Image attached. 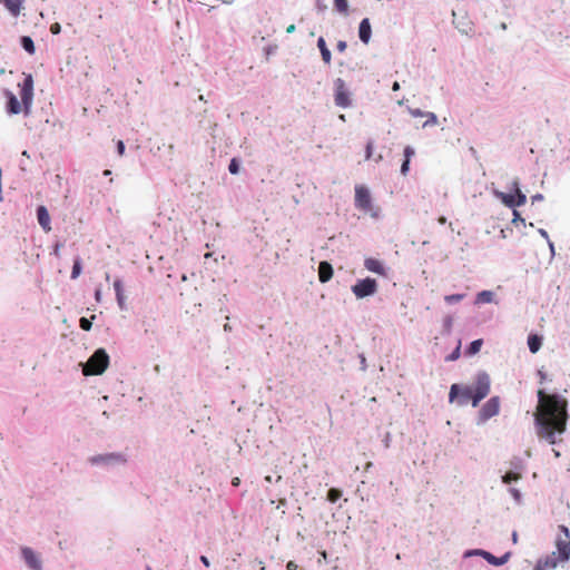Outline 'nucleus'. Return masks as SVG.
Segmentation results:
<instances>
[{
    "instance_id": "aec40b11",
    "label": "nucleus",
    "mask_w": 570,
    "mask_h": 570,
    "mask_svg": "<svg viewBox=\"0 0 570 570\" xmlns=\"http://www.w3.org/2000/svg\"><path fill=\"white\" fill-rule=\"evenodd\" d=\"M542 345V337L537 334H531L528 337V346L531 353H537Z\"/></svg>"
},
{
    "instance_id": "6e6d98bb",
    "label": "nucleus",
    "mask_w": 570,
    "mask_h": 570,
    "mask_svg": "<svg viewBox=\"0 0 570 570\" xmlns=\"http://www.w3.org/2000/svg\"><path fill=\"white\" fill-rule=\"evenodd\" d=\"M55 255H57V256L59 255V246L58 245L55 247Z\"/></svg>"
},
{
    "instance_id": "a878e982",
    "label": "nucleus",
    "mask_w": 570,
    "mask_h": 570,
    "mask_svg": "<svg viewBox=\"0 0 570 570\" xmlns=\"http://www.w3.org/2000/svg\"><path fill=\"white\" fill-rule=\"evenodd\" d=\"M335 8L338 12L343 14H347L348 12V2L347 0H334Z\"/></svg>"
},
{
    "instance_id": "58836bf2",
    "label": "nucleus",
    "mask_w": 570,
    "mask_h": 570,
    "mask_svg": "<svg viewBox=\"0 0 570 570\" xmlns=\"http://www.w3.org/2000/svg\"><path fill=\"white\" fill-rule=\"evenodd\" d=\"M460 356V346H458L454 352L446 357V361H454Z\"/></svg>"
},
{
    "instance_id": "473e14b6",
    "label": "nucleus",
    "mask_w": 570,
    "mask_h": 570,
    "mask_svg": "<svg viewBox=\"0 0 570 570\" xmlns=\"http://www.w3.org/2000/svg\"><path fill=\"white\" fill-rule=\"evenodd\" d=\"M79 325H80V328L83 330V331H89L91 328V321L86 318V317H81L80 321H79Z\"/></svg>"
},
{
    "instance_id": "72a5a7b5",
    "label": "nucleus",
    "mask_w": 570,
    "mask_h": 570,
    "mask_svg": "<svg viewBox=\"0 0 570 570\" xmlns=\"http://www.w3.org/2000/svg\"><path fill=\"white\" fill-rule=\"evenodd\" d=\"M524 218L521 217L520 213L518 210H513V219L512 223L514 225H518V223L524 224Z\"/></svg>"
},
{
    "instance_id": "c756f323",
    "label": "nucleus",
    "mask_w": 570,
    "mask_h": 570,
    "mask_svg": "<svg viewBox=\"0 0 570 570\" xmlns=\"http://www.w3.org/2000/svg\"><path fill=\"white\" fill-rule=\"evenodd\" d=\"M464 297H465V294H452V295H446L444 297V301L448 304H454V303L461 302Z\"/></svg>"
},
{
    "instance_id": "f8f14e48",
    "label": "nucleus",
    "mask_w": 570,
    "mask_h": 570,
    "mask_svg": "<svg viewBox=\"0 0 570 570\" xmlns=\"http://www.w3.org/2000/svg\"><path fill=\"white\" fill-rule=\"evenodd\" d=\"M90 462L92 464H99V463H115V462H120V463H124L125 462V459L122 458V455L120 454H116V453H110V454H105V455H97V456H92L90 459Z\"/></svg>"
},
{
    "instance_id": "09e8293b",
    "label": "nucleus",
    "mask_w": 570,
    "mask_h": 570,
    "mask_svg": "<svg viewBox=\"0 0 570 570\" xmlns=\"http://www.w3.org/2000/svg\"><path fill=\"white\" fill-rule=\"evenodd\" d=\"M392 89H393L394 91H396V90H399V89H400V85H399V82H397V81H395V82L393 83Z\"/></svg>"
},
{
    "instance_id": "a19ab883",
    "label": "nucleus",
    "mask_w": 570,
    "mask_h": 570,
    "mask_svg": "<svg viewBox=\"0 0 570 570\" xmlns=\"http://www.w3.org/2000/svg\"><path fill=\"white\" fill-rule=\"evenodd\" d=\"M346 47H347V45L343 40L338 41L336 45V48L340 52H344L346 50Z\"/></svg>"
},
{
    "instance_id": "dca6fc26",
    "label": "nucleus",
    "mask_w": 570,
    "mask_h": 570,
    "mask_svg": "<svg viewBox=\"0 0 570 570\" xmlns=\"http://www.w3.org/2000/svg\"><path fill=\"white\" fill-rule=\"evenodd\" d=\"M22 556L31 569L40 570V561L31 549L24 548L22 550Z\"/></svg>"
},
{
    "instance_id": "864d4df0",
    "label": "nucleus",
    "mask_w": 570,
    "mask_h": 570,
    "mask_svg": "<svg viewBox=\"0 0 570 570\" xmlns=\"http://www.w3.org/2000/svg\"><path fill=\"white\" fill-rule=\"evenodd\" d=\"M224 330H225V331H232V326H230L228 323H226V324L224 325Z\"/></svg>"
},
{
    "instance_id": "bf43d9fd",
    "label": "nucleus",
    "mask_w": 570,
    "mask_h": 570,
    "mask_svg": "<svg viewBox=\"0 0 570 570\" xmlns=\"http://www.w3.org/2000/svg\"><path fill=\"white\" fill-rule=\"evenodd\" d=\"M340 119L344 121V120H345V116H344V115H341V116H340Z\"/></svg>"
},
{
    "instance_id": "6ab92c4d",
    "label": "nucleus",
    "mask_w": 570,
    "mask_h": 570,
    "mask_svg": "<svg viewBox=\"0 0 570 570\" xmlns=\"http://www.w3.org/2000/svg\"><path fill=\"white\" fill-rule=\"evenodd\" d=\"M481 554L489 563H491L493 566H502L508 561V554H505L501 558H498L487 551H481Z\"/></svg>"
},
{
    "instance_id": "393cba45",
    "label": "nucleus",
    "mask_w": 570,
    "mask_h": 570,
    "mask_svg": "<svg viewBox=\"0 0 570 570\" xmlns=\"http://www.w3.org/2000/svg\"><path fill=\"white\" fill-rule=\"evenodd\" d=\"M482 344H483V341H482V340H475V341H473V342L470 344V346L468 347L466 353H468L469 355H474V354H476V353L480 351V348H481Z\"/></svg>"
},
{
    "instance_id": "f03ea898",
    "label": "nucleus",
    "mask_w": 570,
    "mask_h": 570,
    "mask_svg": "<svg viewBox=\"0 0 570 570\" xmlns=\"http://www.w3.org/2000/svg\"><path fill=\"white\" fill-rule=\"evenodd\" d=\"M490 389V376L482 372L478 374L473 386H464L460 389L458 384H453L450 389L449 400L450 402L456 401L461 406L471 402L472 406L475 407L489 395Z\"/></svg>"
},
{
    "instance_id": "a18cd8bd",
    "label": "nucleus",
    "mask_w": 570,
    "mask_h": 570,
    "mask_svg": "<svg viewBox=\"0 0 570 570\" xmlns=\"http://www.w3.org/2000/svg\"><path fill=\"white\" fill-rule=\"evenodd\" d=\"M200 561L203 562V564H204L205 567H209V564H210V563H209L208 558H207V557H205V556H202V557H200Z\"/></svg>"
},
{
    "instance_id": "49530a36",
    "label": "nucleus",
    "mask_w": 570,
    "mask_h": 570,
    "mask_svg": "<svg viewBox=\"0 0 570 570\" xmlns=\"http://www.w3.org/2000/svg\"><path fill=\"white\" fill-rule=\"evenodd\" d=\"M295 29H296V28H295V24H289V26L286 28V32H287V33H292V32H294V31H295Z\"/></svg>"
},
{
    "instance_id": "ea45409f",
    "label": "nucleus",
    "mask_w": 570,
    "mask_h": 570,
    "mask_svg": "<svg viewBox=\"0 0 570 570\" xmlns=\"http://www.w3.org/2000/svg\"><path fill=\"white\" fill-rule=\"evenodd\" d=\"M117 151H118L119 156H122L125 154V144L122 140H119L117 142Z\"/></svg>"
},
{
    "instance_id": "4468645a",
    "label": "nucleus",
    "mask_w": 570,
    "mask_h": 570,
    "mask_svg": "<svg viewBox=\"0 0 570 570\" xmlns=\"http://www.w3.org/2000/svg\"><path fill=\"white\" fill-rule=\"evenodd\" d=\"M333 277V267L328 262H321L318 265V279L326 283Z\"/></svg>"
},
{
    "instance_id": "4d7b16f0",
    "label": "nucleus",
    "mask_w": 570,
    "mask_h": 570,
    "mask_svg": "<svg viewBox=\"0 0 570 570\" xmlns=\"http://www.w3.org/2000/svg\"><path fill=\"white\" fill-rule=\"evenodd\" d=\"M513 495L519 497V492L517 490H512Z\"/></svg>"
},
{
    "instance_id": "f257e3e1",
    "label": "nucleus",
    "mask_w": 570,
    "mask_h": 570,
    "mask_svg": "<svg viewBox=\"0 0 570 570\" xmlns=\"http://www.w3.org/2000/svg\"><path fill=\"white\" fill-rule=\"evenodd\" d=\"M538 400L534 415L538 436L546 439L550 444H554L557 442L556 435L566 431L568 401L557 394H547L542 390L538 391Z\"/></svg>"
},
{
    "instance_id": "c03bdc74",
    "label": "nucleus",
    "mask_w": 570,
    "mask_h": 570,
    "mask_svg": "<svg viewBox=\"0 0 570 570\" xmlns=\"http://www.w3.org/2000/svg\"><path fill=\"white\" fill-rule=\"evenodd\" d=\"M542 199H543V196H542L541 194H537V195H533V196L531 197L532 203H534V202H540V200H542Z\"/></svg>"
},
{
    "instance_id": "5fc2aeb1",
    "label": "nucleus",
    "mask_w": 570,
    "mask_h": 570,
    "mask_svg": "<svg viewBox=\"0 0 570 570\" xmlns=\"http://www.w3.org/2000/svg\"><path fill=\"white\" fill-rule=\"evenodd\" d=\"M540 234H541L542 236H544V237H547V236H548V234H547V232H546L544 229H540Z\"/></svg>"
},
{
    "instance_id": "a211bd4d",
    "label": "nucleus",
    "mask_w": 570,
    "mask_h": 570,
    "mask_svg": "<svg viewBox=\"0 0 570 570\" xmlns=\"http://www.w3.org/2000/svg\"><path fill=\"white\" fill-rule=\"evenodd\" d=\"M317 47L321 51L322 59L325 63L330 65L332 60L331 51L328 50L326 42L323 37H320L317 40Z\"/></svg>"
},
{
    "instance_id": "37998d69",
    "label": "nucleus",
    "mask_w": 570,
    "mask_h": 570,
    "mask_svg": "<svg viewBox=\"0 0 570 570\" xmlns=\"http://www.w3.org/2000/svg\"><path fill=\"white\" fill-rule=\"evenodd\" d=\"M286 569L287 570H296L297 569V564L295 563V561H288L287 564H286Z\"/></svg>"
},
{
    "instance_id": "de8ad7c7",
    "label": "nucleus",
    "mask_w": 570,
    "mask_h": 570,
    "mask_svg": "<svg viewBox=\"0 0 570 570\" xmlns=\"http://www.w3.org/2000/svg\"><path fill=\"white\" fill-rule=\"evenodd\" d=\"M95 297H96V301L97 302H100L101 299V291L100 289H97L96 293H95Z\"/></svg>"
},
{
    "instance_id": "0eeeda50",
    "label": "nucleus",
    "mask_w": 570,
    "mask_h": 570,
    "mask_svg": "<svg viewBox=\"0 0 570 570\" xmlns=\"http://www.w3.org/2000/svg\"><path fill=\"white\" fill-rule=\"evenodd\" d=\"M376 291L377 283L375 279L370 277L361 279L352 286V292L357 298H364L366 296L373 295Z\"/></svg>"
},
{
    "instance_id": "b1692460",
    "label": "nucleus",
    "mask_w": 570,
    "mask_h": 570,
    "mask_svg": "<svg viewBox=\"0 0 570 570\" xmlns=\"http://www.w3.org/2000/svg\"><path fill=\"white\" fill-rule=\"evenodd\" d=\"M493 293L490 291H482L478 294V302L479 303H490L492 302Z\"/></svg>"
},
{
    "instance_id": "7ed1b4c3",
    "label": "nucleus",
    "mask_w": 570,
    "mask_h": 570,
    "mask_svg": "<svg viewBox=\"0 0 570 570\" xmlns=\"http://www.w3.org/2000/svg\"><path fill=\"white\" fill-rule=\"evenodd\" d=\"M109 365V355L104 348H98L82 366L86 376L101 375Z\"/></svg>"
},
{
    "instance_id": "4c0bfd02",
    "label": "nucleus",
    "mask_w": 570,
    "mask_h": 570,
    "mask_svg": "<svg viewBox=\"0 0 570 570\" xmlns=\"http://www.w3.org/2000/svg\"><path fill=\"white\" fill-rule=\"evenodd\" d=\"M409 169H410V161H407L406 159H404L402 166H401V173L402 175H406L409 173Z\"/></svg>"
},
{
    "instance_id": "5701e85b",
    "label": "nucleus",
    "mask_w": 570,
    "mask_h": 570,
    "mask_svg": "<svg viewBox=\"0 0 570 570\" xmlns=\"http://www.w3.org/2000/svg\"><path fill=\"white\" fill-rule=\"evenodd\" d=\"M499 197L501 198L502 203L507 205L508 207H517V200L515 196L513 194H504L500 193Z\"/></svg>"
},
{
    "instance_id": "bb28decb",
    "label": "nucleus",
    "mask_w": 570,
    "mask_h": 570,
    "mask_svg": "<svg viewBox=\"0 0 570 570\" xmlns=\"http://www.w3.org/2000/svg\"><path fill=\"white\" fill-rule=\"evenodd\" d=\"M514 186H515V200H517V206H522L525 204L527 202V197L520 190V188L518 187V183H514Z\"/></svg>"
},
{
    "instance_id": "20e7f679",
    "label": "nucleus",
    "mask_w": 570,
    "mask_h": 570,
    "mask_svg": "<svg viewBox=\"0 0 570 570\" xmlns=\"http://www.w3.org/2000/svg\"><path fill=\"white\" fill-rule=\"evenodd\" d=\"M20 87L21 104L24 107V112L28 114L33 99V79L31 75H27Z\"/></svg>"
},
{
    "instance_id": "3c124183",
    "label": "nucleus",
    "mask_w": 570,
    "mask_h": 570,
    "mask_svg": "<svg viewBox=\"0 0 570 570\" xmlns=\"http://www.w3.org/2000/svg\"><path fill=\"white\" fill-rule=\"evenodd\" d=\"M232 484L235 485V487L238 485L239 484V479L238 478L233 479Z\"/></svg>"
},
{
    "instance_id": "c85d7f7f",
    "label": "nucleus",
    "mask_w": 570,
    "mask_h": 570,
    "mask_svg": "<svg viewBox=\"0 0 570 570\" xmlns=\"http://www.w3.org/2000/svg\"><path fill=\"white\" fill-rule=\"evenodd\" d=\"M342 497V492L338 489L332 488L327 492V500L335 503Z\"/></svg>"
},
{
    "instance_id": "ddd939ff",
    "label": "nucleus",
    "mask_w": 570,
    "mask_h": 570,
    "mask_svg": "<svg viewBox=\"0 0 570 570\" xmlns=\"http://www.w3.org/2000/svg\"><path fill=\"white\" fill-rule=\"evenodd\" d=\"M0 2L4 4L11 16L18 17L23 9L24 0H0Z\"/></svg>"
},
{
    "instance_id": "2f4dec72",
    "label": "nucleus",
    "mask_w": 570,
    "mask_h": 570,
    "mask_svg": "<svg viewBox=\"0 0 570 570\" xmlns=\"http://www.w3.org/2000/svg\"><path fill=\"white\" fill-rule=\"evenodd\" d=\"M228 170L230 174L236 175L239 171V164L236 158H233L229 163Z\"/></svg>"
},
{
    "instance_id": "c9c22d12",
    "label": "nucleus",
    "mask_w": 570,
    "mask_h": 570,
    "mask_svg": "<svg viewBox=\"0 0 570 570\" xmlns=\"http://www.w3.org/2000/svg\"><path fill=\"white\" fill-rule=\"evenodd\" d=\"M372 153H373V142L368 141L367 145H366V154H365V158L367 160L371 159Z\"/></svg>"
},
{
    "instance_id": "2eb2a0df",
    "label": "nucleus",
    "mask_w": 570,
    "mask_h": 570,
    "mask_svg": "<svg viewBox=\"0 0 570 570\" xmlns=\"http://www.w3.org/2000/svg\"><path fill=\"white\" fill-rule=\"evenodd\" d=\"M371 33H372V30H371L370 20L367 18H364L361 21L360 27H358V37H360L361 41L364 43H368V41L371 39Z\"/></svg>"
},
{
    "instance_id": "603ef678",
    "label": "nucleus",
    "mask_w": 570,
    "mask_h": 570,
    "mask_svg": "<svg viewBox=\"0 0 570 570\" xmlns=\"http://www.w3.org/2000/svg\"><path fill=\"white\" fill-rule=\"evenodd\" d=\"M439 223H440V224H445V223H446V218H445L444 216H441V217L439 218Z\"/></svg>"
},
{
    "instance_id": "1a4fd4ad",
    "label": "nucleus",
    "mask_w": 570,
    "mask_h": 570,
    "mask_svg": "<svg viewBox=\"0 0 570 570\" xmlns=\"http://www.w3.org/2000/svg\"><path fill=\"white\" fill-rule=\"evenodd\" d=\"M560 529L564 533V538L557 540V548L561 560H568L570 558V533L566 525H560Z\"/></svg>"
},
{
    "instance_id": "423d86ee",
    "label": "nucleus",
    "mask_w": 570,
    "mask_h": 570,
    "mask_svg": "<svg viewBox=\"0 0 570 570\" xmlns=\"http://www.w3.org/2000/svg\"><path fill=\"white\" fill-rule=\"evenodd\" d=\"M355 207L365 213L373 209L370 190L363 185L355 186Z\"/></svg>"
},
{
    "instance_id": "f3484780",
    "label": "nucleus",
    "mask_w": 570,
    "mask_h": 570,
    "mask_svg": "<svg viewBox=\"0 0 570 570\" xmlns=\"http://www.w3.org/2000/svg\"><path fill=\"white\" fill-rule=\"evenodd\" d=\"M364 265H365L366 269H368L370 272H373V273H376L380 275H384L383 265L379 259L366 258L364 262Z\"/></svg>"
},
{
    "instance_id": "79ce46f5",
    "label": "nucleus",
    "mask_w": 570,
    "mask_h": 570,
    "mask_svg": "<svg viewBox=\"0 0 570 570\" xmlns=\"http://www.w3.org/2000/svg\"><path fill=\"white\" fill-rule=\"evenodd\" d=\"M436 121H438L436 116L434 114H429V120L425 122V125L436 124Z\"/></svg>"
},
{
    "instance_id": "f704fd0d",
    "label": "nucleus",
    "mask_w": 570,
    "mask_h": 570,
    "mask_svg": "<svg viewBox=\"0 0 570 570\" xmlns=\"http://www.w3.org/2000/svg\"><path fill=\"white\" fill-rule=\"evenodd\" d=\"M413 155H414V149H413L412 147H410V146H406V147L404 148V157H405V159H406L407 161H410V160H411V157H412Z\"/></svg>"
},
{
    "instance_id": "8fccbe9b",
    "label": "nucleus",
    "mask_w": 570,
    "mask_h": 570,
    "mask_svg": "<svg viewBox=\"0 0 570 570\" xmlns=\"http://www.w3.org/2000/svg\"><path fill=\"white\" fill-rule=\"evenodd\" d=\"M412 115L413 116H422V112L419 109H416V110H412Z\"/></svg>"
},
{
    "instance_id": "6e6552de",
    "label": "nucleus",
    "mask_w": 570,
    "mask_h": 570,
    "mask_svg": "<svg viewBox=\"0 0 570 570\" xmlns=\"http://www.w3.org/2000/svg\"><path fill=\"white\" fill-rule=\"evenodd\" d=\"M500 411V397L493 396L489 399L480 410L479 416L482 422L499 414Z\"/></svg>"
},
{
    "instance_id": "9b49d317",
    "label": "nucleus",
    "mask_w": 570,
    "mask_h": 570,
    "mask_svg": "<svg viewBox=\"0 0 570 570\" xmlns=\"http://www.w3.org/2000/svg\"><path fill=\"white\" fill-rule=\"evenodd\" d=\"M4 96L8 99L7 111L10 115L20 114L22 109H21V104L18 101L17 97L10 90H6Z\"/></svg>"
},
{
    "instance_id": "412c9836",
    "label": "nucleus",
    "mask_w": 570,
    "mask_h": 570,
    "mask_svg": "<svg viewBox=\"0 0 570 570\" xmlns=\"http://www.w3.org/2000/svg\"><path fill=\"white\" fill-rule=\"evenodd\" d=\"M114 288L116 292L117 302L120 308L125 307V295H124V287L120 279H116L114 282Z\"/></svg>"
},
{
    "instance_id": "cd10ccee",
    "label": "nucleus",
    "mask_w": 570,
    "mask_h": 570,
    "mask_svg": "<svg viewBox=\"0 0 570 570\" xmlns=\"http://www.w3.org/2000/svg\"><path fill=\"white\" fill-rule=\"evenodd\" d=\"M81 274V259L77 257L73 262L72 272H71V278L76 279Z\"/></svg>"
},
{
    "instance_id": "13d9d810",
    "label": "nucleus",
    "mask_w": 570,
    "mask_h": 570,
    "mask_svg": "<svg viewBox=\"0 0 570 570\" xmlns=\"http://www.w3.org/2000/svg\"><path fill=\"white\" fill-rule=\"evenodd\" d=\"M104 175H110V170H108V169H107V170H105V171H104Z\"/></svg>"
},
{
    "instance_id": "39448f33",
    "label": "nucleus",
    "mask_w": 570,
    "mask_h": 570,
    "mask_svg": "<svg viewBox=\"0 0 570 570\" xmlns=\"http://www.w3.org/2000/svg\"><path fill=\"white\" fill-rule=\"evenodd\" d=\"M335 86V95L334 100L335 105L341 108H348L352 105L350 91L346 88L345 81L342 78H337L334 81Z\"/></svg>"
},
{
    "instance_id": "9d476101",
    "label": "nucleus",
    "mask_w": 570,
    "mask_h": 570,
    "mask_svg": "<svg viewBox=\"0 0 570 570\" xmlns=\"http://www.w3.org/2000/svg\"><path fill=\"white\" fill-rule=\"evenodd\" d=\"M37 218L39 225L46 233L51 230L50 215L45 206H39L37 209Z\"/></svg>"
},
{
    "instance_id": "7c9ffc66",
    "label": "nucleus",
    "mask_w": 570,
    "mask_h": 570,
    "mask_svg": "<svg viewBox=\"0 0 570 570\" xmlns=\"http://www.w3.org/2000/svg\"><path fill=\"white\" fill-rule=\"evenodd\" d=\"M521 478V475L519 473H515V472H507L503 478H502V481L507 484L511 483L512 481H518L519 479Z\"/></svg>"
},
{
    "instance_id": "4be33fe9",
    "label": "nucleus",
    "mask_w": 570,
    "mask_h": 570,
    "mask_svg": "<svg viewBox=\"0 0 570 570\" xmlns=\"http://www.w3.org/2000/svg\"><path fill=\"white\" fill-rule=\"evenodd\" d=\"M21 45L29 55H33L36 52L33 40L30 37L23 36L21 38Z\"/></svg>"
},
{
    "instance_id": "e433bc0d",
    "label": "nucleus",
    "mask_w": 570,
    "mask_h": 570,
    "mask_svg": "<svg viewBox=\"0 0 570 570\" xmlns=\"http://www.w3.org/2000/svg\"><path fill=\"white\" fill-rule=\"evenodd\" d=\"M60 30H61V27L58 22H55L50 26V32L52 35H58L60 32Z\"/></svg>"
}]
</instances>
